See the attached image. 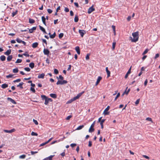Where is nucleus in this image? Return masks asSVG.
<instances>
[{
  "mask_svg": "<svg viewBox=\"0 0 160 160\" xmlns=\"http://www.w3.org/2000/svg\"><path fill=\"white\" fill-rule=\"evenodd\" d=\"M132 35L133 37L132 39L131 37H130L131 41L132 42H136L138 40L139 33L138 32H137L132 33Z\"/></svg>",
  "mask_w": 160,
  "mask_h": 160,
  "instance_id": "obj_1",
  "label": "nucleus"
},
{
  "mask_svg": "<svg viewBox=\"0 0 160 160\" xmlns=\"http://www.w3.org/2000/svg\"><path fill=\"white\" fill-rule=\"evenodd\" d=\"M95 123V121H94L93 122V123L91 124V125L89 129V132H92L94 131V129L93 128V127L94 126Z\"/></svg>",
  "mask_w": 160,
  "mask_h": 160,
  "instance_id": "obj_2",
  "label": "nucleus"
},
{
  "mask_svg": "<svg viewBox=\"0 0 160 160\" xmlns=\"http://www.w3.org/2000/svg\"><path fill=\"white\" fill-rule=\"evenodd\" d=\"M68 83V82L66 80H63L62 81H61L60 80H58L56 84L57 85L61 84L62 85L64 84H66Z\"/></svg>",
  "mask_w": 160,
  "mask_h": 160,
  "instance_id": "obj_3",
  "label": "nucleus"
},
{
  "mask_svg": "<svg viewBox=\"0 0 160 160\" xmlns=\"http://www.w3.org/2000/svg\"><path fill=\"white\" fill-rule=\"evenodd\" d=\"M84 93V92L83 91L81 93H79L77 95V96H76V97H74L73 99V100H77V99L79 98L80 97H81V96L82 95V94L83 93Z\"/></svg>",
  "mask_w": 160,
  "mask_h": 160,
  "instance_id": "obj_4",
  "label": "nucleus"
},
{
  "mask_svg": "<svg viewBox=\"0 0 160 160\" xmlns=\"http://www.w3.org/2000/svg\"><path fill=\"white\" fill-rule=\"evenodd\" d=\"M95 10V8H93V6L92 5L91 7L89 8L88 9V12L89 14L91 13L93 11Z\"/></svg>",
  "mask_w": 160,
  "mask_h": 160,
  "instance_id": "obj_5",
  "label": "nucleus"
},
{
  "mask_svg": "<svg viewBox=\"0 0 160 160\" xmlns=\"http://www.w3.org/2000/svg\"><path fill=\"white\" fill-rule=\"evenodd\" d=\"M109 108H110L109 106H108L107 107V108L104 110V112H103V114L105 115H108L109 114V112H108V111L109 110Z\"/></svg>",
  "mask_w": 160,
  "mask_h": 160,
  "instance_id": "obj_6",
  "label": "nucleus"
},
{
  "mask_svg": "<svg viewBox=\"0 0 160 160\" xmlns=\"http://www.w3.org/2000/svg\"><path fill=\"white\" fill-rule=\"evenodd\" d=\"M16 131V130L14 128H13L10 130H4L3 131L6 133H11Z\"/></svg>",
  "mask_w": 160,
  "mask_h": 160,
  "instance_id": "obj_7",
  "label": "nucleus"
},
{
  "mask_svg": "<svg viewBox=\"0 0 160 160\" xmlns=\"http://www.w3.org/2000/svg\"><path fill=\"white\" fill-rule=\"evenodd\" d=\"M79 32L82 37H83L84 34L86 33V32L84 30H79Z\"/></svg>",
  "mask_w": 160,
  "mask_h": 160,
  "instance_id": "obj_8",
  "label": "nucleus"
},
{
  "mask_svg": "<svg viewBox=\"0 0 160 160\" xmlns=\"http://www.w3.org/2000/svg\"><path fill=\"white\" fill-rule=\"evenodd\" d=\"M43 53L45 55H47L48 56V55L50 52L49 50L48 49L44 48L43 50Z\"/></svg>",
  "mask_w": 160,
  "mask_h": 160,
  "instance_id": "obj_9",
  "label": "nucleus"
},
{
  "mask_svg": "<svg viewBox=\"0 0 160 160\" xmlns=\"http://www.w3.org/2000/svg\"><path fill=\"white\" fill-rule=\"evenodd\" d=\"M52 99L50 98H48L45 100L44 104L46 105H47L49 103V101H52Z\"/></svg>",
  "mask_w": 160,
  "mask_h": 160,
  "instance_id": "obj_10",
  "label": "nucleus"
},
{
  "mask_svg": "<svg viewBox=\"0 0 160 160\" xmlns=\"http://www.w3.org/2000/svg\"><path fill=\"white\" fill-rule=\"evenodd\" d=\"M7 100L8 101H10L13 104H16L17 103L15 101L12 99V98H8Z\"/></svg>",
  "mask_w": 160,
  "mask_h": 160,
  "instance_id": "obj_11",
  "label": "nucleus"
},
{
  "mask_svg": "<svg viewBox=\"0 0 160 160\" xmlns=\"http://www.w3.org/2000/svg\"><path fill=\"white\" fill-rule=\"evenodd\" d=\"M102 79V77H101L99 76L98 77V78L97 79V82H96V84H95V85L96 86L98 85V83H99V82H100V81Z\"/></svg>",
  "mask_w": 160,
  "mask_h": 160,
  "instance_id": "obj_12",
  "label": "nucleus"
},
{
  "mask_svg": "<svg viewBox=\"0 0 160 160\" xmlns=\"http://www.w3.org/2000/svg\"><path fill=\"white\" fill-rule=\"evenodd\" d=\"M75 50L77 52V53L79 55L80 54V50L79 47L78 46H77L75 48Z\"/></svg>",
  "mask_w": 160,
  "mask_h": 160,
  "instance_id": "obj_13",
  "label": "nucleus"
},
{
  "mask_svg": "<svg viewBox=\"0 0 160 160\" xmlns=\"http://www.w3.org/2000/svg\"><path fill=\"white\" fill-rule=\"evenodd\" d=\"M45 76V74L44 73H42L41 74H39L38 76V78H43Z\"/></svg>",
  "mask_w": 160,
  "mask_h": 160,
  "instance_id": "obj_14",
  "label": "nucleus"
},
{
  "mask_svg": "<svg viewBox=\"0 0 160 160\" xmlns=\"http://www.w3.org/2000/svg\"><path fill=\"white\" fill-rule=\"evenodd\" d=\"M38 45V42H34L32 44V47L33 48H35L37 47Z\"/></svg>",
  "mask_w": 160,
  "mask_h": 160,
  "instance_id": "obj_15",
  "label": "nucleus"
},
{
  "mask_svg": "<svg viewBox=\"0 0 160 160\" xmlns=\"http://www.w3.org/2000/svg\"><path fill=\"white\" fill-rule=\"evenodd\" d=\"M105 119H103L100 121V123L101 125V128L103 129V123L105 122Z\"/></svg>",
  "mask_w": 160,
  "mask_h": 160,
  "instance_id": "obj_16",
  "label": "nucleus"
},
{
  "mask_svg": "<svg viewBox=\"0 0 160 160\" xmlns=\"http://www.w3.org/2000/svg\"><path fill=\"white\" fill-rule=\"evenodd\" d=\"M39 27L40 30H41L42 31L43 33H47L45 29L43 27H42L40 25H39Z\"/></svg>",
  "mask_w": 160,
  "mask_h": 160,
  "instance_id": "obj_17",
  "label": "nucleus"
},
{
  "mask_svg": "<svg viewBox=\"0 0 160 160\" xmlns=\"http://www.w3.org/2000/svg\"><path fill=\"white\" fill-rule=\"evenodd\" d=\"M8 87V85L6 83H4L2 85L1 87L3 89L7 88Z\"/></svg>",
  "mask_w": 160,
  "mask_h": 160,
  "instance_id": "obj_18",
  "label": "nucleus"
},
{
  "mask_svg": "<svg viewBox=\"0 0 160 160\" xmlns=\"http://www.w3.org/2000/svg\"><path fill=\"white\" fill-rule=\"evenodd\" d=\"M11 52V49L8 50L6 52H5V55H8L10 54Z\"/></svg>",
  "mask_w": 160,
  "mask_h": 160,
  "instance_id": "obj_19",
  "label": "nucleus"
},
{
  "mask_svg": "<svg viewBox=\"0 0 160 160\" xmlns=\"http://www.w3.org/2000/svg\"><path fill=\"white\" fill-rule=\"evenodd\" d=\"M42 22H43V23L45 25H46V18H45L44 16H42Z\"/></svg>",
  "mask_w": 160,
  "mask_h": 160,
  "instance_id": "obj_20",
  "label": "nucleus"
},
{
  "mask_svg": "<svg viewBox=\"0 0 160 160\" xmlns=\"http://www.w3.org/2000/svg\"><path fill=\"white\" fill-rule=\"evenodd\" d=\"M50 33H49V35H50V37L51 38H53L55 37L56 36V33L55 32L52 35H50Z\"/></svg>",
  "mask_w": 160,
  "mask_h": 160,
  "instance_id": "obj_21",
  "label": "nucleus"
},
{
  "mask_svg": "<svg viewBox=\"0 0 160 160\" xmlns=\"http://www.w3.org/2000/svg\"><path fill=\"white\" fill-rule=\"evenodd\" d=\"M130 88L128 89V90H127V89L123 93L122 96L124 95V94H126V95H127L129 92V91H130Z\"/></svg>",
  "mask_w": 160,
  "mask_h": 160,
  "instance_id": "obj_22",
  "label": "nucleus"
},
{
  "mask_svg": "<svg viewBox=\"0 0 160 160\" xmlns=\"http://www.w3.org/2000/svg\"><path fill=\"white\" fill-rule=\"evenodd\" d=\"M24 83L23 82H21L19 83V84L17 86V87H20V88L22 89L23 88L22 85Z\"/></svg>",
  "mask_w": 160,
  "mask_h": 160,
  "instance_id": "obj_23",
  "label": "nucleus"
},
{
  "mask_svg": "<svg viewBox=\"0 0 160 160\" xmlns=\"http://www.w3.org/2000/svg\"><path fill=\"white\" fill-rule=\"evenodd\" d=\"M0 59L2 61H4L6 59V57L4 55H2L0 57Z\"/></svg>",
  "mask_w": 160,
  "mask_h": 160,
  "instance_id": "obj_24",
  "label": "nucleus"
},
{
  "mask_svg": "<svg viewBox=\"0 0 160 160\" xmlns=\"http://www.w3.org/2000/svg\"><path fill=\"white\" fill-rule=\"evenodd\" d=\"M79 20L78 17L77 15H76L74 19V21L76 22H78Z\"/></svg>",
  "mask_w": 160,
  "mask_h": 160,
  "instance_id": "obj_25",
  "label": "nucleus"
},
{
  "mask_svg": "<svg viewBox=\"0 0 160 160\" xmlns=\"http://www.w3.org/2000/svg\"><path fill=\"white\" fill-rule=\"evenodd\" d=\"M84 127V126L83 125H80L78 126L76 129V130H79L81 129L82 128H83Z\"/></svg>",
  "mask_w": 160,
  "mask_h": 160,
  "instance_id": "obj_26",
  "label": "nucleus"
},
{
  "mask_svg": "<svg viewBox=\"0 0 160 160\" xmlns=\"http://www.w3.org/2000/svg\"><path fill=\"white\" fill-rule=\"evenodd\" d=\"M12 55H9L7 58V60L8 61H10L12 59Z\"/></svg>",
  "mask_w": 160,
  "mask_h": 160,
  "instance_id": "obj_27",
  "label": "nucleus"
},
{
  "mask_svg": "<svg viewBox=\"0 0 160 160\" xmlns=\"http://www.w3.org/2000/svg\"><path fill=\"white\" fill-rule=\"evenodd\" d=\"M50 97L54 98H55L57 97L56 95L55 94L51 93L50 94Z\"/></svg>",
  "mask_w": 160,
  "mask_h": 160,
  "instance_id": "obj_28",
  "label": "nucleus"
},
{
  "mask_svg": "<svg viewBox=\"0 0 160 160\" xmlns=\"http://www.w3.org/2000/svg\"><path fill=\"white\" fill-rule=\"evenodd\" d=\"M29 66L31 68H33L34 67V63L33 62H31L29 64Z\"/></svg>",
  "mask_w": 160,
  "mask_h": 160,
  "instance_id": "obj_29",
  "label": "nucleus"
},
{
  "mask_svg": "<svg viewBox=\"0 0 160 160\" xmlns=\"http://www.w3.org/2000/svg\"><path fill=\"white\" fill-rule=\"evenodd\" d=\"M18 10H16L15 12H13L12 13V17H14L15 15H16L18 13Z\"/></svg>",
  "mask_w": 160,
  "mask_h": 160,
  "instance_id": "obj_30",
  "label": "nucleus"
},
{
  "mask_svg": "<svg viewBox=\"0 0 160 160\" xmlns=\"http://www.w3.org/2000/svg\"><path fill=\"white\" fill-rule=\"evenodd\" d=\"M29 22L30 23L32 24L35 22V20L29 18Z\"/></svg>",
  "mask_w": 160,
  "mask_h": 160,
  "instance_id": "obj_31",
  "label": "nucleus"
},
{
  "mask_svg": "<svg viewBox=\"0 0 160 160\" xmlns=\"http://www.w3.org/2000/svg\"><path fill=\"white\" fill-rule=\"evenodd\" d=\"M116 42H114L112 43V49L113 50H114L115 49V46H116Z\"/></svg>",
  "mask_w": 160,
  "mask_h": 160,
  "instance_id": "obj_32",
  "label": "nucleus"
},
{
  "mask_svg": "<svg viewBox=\"0 0 160 160\" xmlns=\"http://www.w3.org/2000/svg\"><path fill=\"white\" fill-rule=\"evenodd\" d=\"M120 96V93L119 92H118L117 95L116 96L115 98L114 99V101H116L118 98Z\"/></svg>",
  "mask_w": 160,
  "mask_h": 160,
  "instance_id": "obj_33",
  "label": "nucleus"
},
{
  "mask_svg": "<svg viewBox=\"0 0 160 160\" xmlns=\"http://www.w3.org/2000/svg\"><path fill=\"white\" fill-rule=\"evenodd\" d=\"M26 157V156L25 155H22L19 156V158L20 159H24Z\"/></svg>",
  "mask_w": 160,
  "mask_h": 160,
  "instance_id": "obj_34",
  "label": "nucleus"
},
{
  "mask_svg": "<svg viewBox=\"0 0 160 160\" xmlns=\"http://www.w3.org/2000/svg\"><path fill=\"white\" fill-rule=\"evenodd\" d=\"M41 97L42 98V99L43 100H45L47 98V97L44 95H42L41 96Z\"/></svg>",
  "mask_w": 160,
  "mask_h": 160,
  "instance_id": "obj_35",
  "label": "nucleus"
},
{
  "mask_svg": "<svg viewBox=\"0 0 160 160\" xmlns=\"http://www.w3.org/2000/svg\"><path fill=\"white\" fill-rule=\"evenodd\" d=\"M22 62V60L20 59H18L16 62V63H19L21 62Z\"/></svg>",
  "mask_w": 160,
  "mask_h": 160,
  "instance_id": "obj_36",
  "label": "nucleus"
},
{
  "mask_svg": "<svg viewBox=\"0 0 160 160\" xmlns=\"http://www.w3.org/2000/svg\"><path fill=\"white\" fill-rule=\"evenodd\" d=\"M16 40L19 43H22V40H21L19 38H17Z\"/></svg>",
  "mask_w": 160,
  "mask_h": 160,
  "instance_id": "obj_37",
  "label": "nucleus"
},
{
  "mask_svg": "<svg viewBox=\"0 0 160 160\" xmlns=\"http://www.w3.org/2000/svg\"><path fill=\"white\" fill-rule=\"evenodd\" d=\"M13 76V75L10 74L8 75H7L6 76V78H12V77Z\"/></svg>",
  "mask_w": 160,
  "mask_h": 160,
  "instance_id": "obj_38",
  "label": "nucleus"
},
{
  "mask_svg": "<svg viewBox=\"0 0 160 160\" xmlns=\"http://www.w3.org/2000/svg\"><path fill=\"white\" fill-rule=\"evenodd\" d=\"M31 135L32 136H37L38 135V134L36 132H32L31 133Z\"/></svg>",
  "mask_w": 160,
  "mask_h": 160,
  "instance_id": "obj_39",
  "label": "nucleus"
},
{
  "mask_svg": "<svg viewBox=\"0 0 160 160\" xmlns=\"http://www.w3.org/2000/svg\"><path fill=\"white\" fill-rule=\"evenodd\" d=\"M18 69L17 68L14 69L13 70V72L15 73L18 72Z\"/></svg>",
  "mask_w": 160,
  "mask_h": 160,
  "instance_id": "obj_40",
  "label": "nucleus"
},
{
  "mask_svg": "<svg viewBox=\"0 0 160 160\" xmlns=\"http://www.w3.org/2000/svg\"><path fill=\"white\" fill-rule=\"evenodd\" d=\"M54 155H50L49 157H47L48 160H52V158L54 157Z\"/></svg>",
  "mask_w": 160,
  "mask_h": 160,
  "instance_id": "obj_41",
  "label": "nucleus"
},
{
  "mask_svg": "<svg viewBox=\"0 0 160 160\" xmlns=\"http://www.w3.org/2000/svg\"><path fill=\"white\" fill-rule=\"evenodd\" d=\"M24 69L26 71H27V72H29L30 71V69L29 68H28V67H27V68H24Z\"/></svg>",
  "mask_w": 160,
  "mask_h": 160,
  "instance_id": "obj_42",
  "label": "nucleus"
},
{
  "mask_svg": "<svg viewBox=\"0 0 160 160\" xmlns=\"http://www.w3.org/2000/svg\"><path fill=\"white\" fill-rule=\"evenodd\" d=\"M54 73L55 74H57L58 73V70L56 69H54Z\"/></svg>",
  "mask_w": 160,
  "mask_h": 160,
  "instance_id": "obj_43",
  "label": "nucleus"
},
{
  "mask_svg": "<svg viewBox=\"0 0 160 160\" xmlns=\"http://www.w3.org/2000/svg\"><path fill=\"white\" fill-rule=\"evenodd\" d=\"M149 51V50L148 49H146L144 51V52H143V53H142V55H144L146 54L148 52V51Z\"/></svg>",
  "mask_w": 160,
  "mask_h": 160,
  "instance_id": "obj_44",
  "label": "nucleus"
},
{
  "mask_svg": "<svg viewBox=\"0 0 160 160\" xmlns=\"http://www.w3.org/2000/svg\"><path fill=\"white\" fill-rule=\"evenodd\" d=\"M63 33H60L59 35V38H62L63 36Z\"/></svg>",
  "mask_w": 160,
  "mask_h": 160,
  "instance_id": "obj_45",
  "label": "nucleus"
},
{
  "mask_svg": "<svg viewBox=\"0 0 160 160\" xmlns=\"http://www.w3.org/2000/svg\"><path fill=\"white\" fill-rule=\"evenodd\" d=\"M23 55L27 57H28L29 56V54H28V52H26L25 53H23Z\"/></svg>",
  "mask_w": 160,
  "mask_h": 160,
  "instance_id": "obj_46",
  "label": "nucleus"
},
{
  "mask_svg": "<svg viewBox=\"0 0 160 160\" xmlns=\"http://www.w3.org/2000/svg\"><path fill=\"white\" fill-rule=\"evenodd\" d=\"M69 9L67 7H65L64 8V11L66 12H69Z\"/></svg>",
  "mask_w": 160,
  "mask_h": 160,
  "instance_id": "obj_47",
  "label": "nucleus"
},
{
  "mask_svg": "<svg viewBox=\"0 0 160 160\" xmlns=\"http://www.w3.org/2000/svg\"><path fill=\"white\" fill-rule=\"evenodd\" d=\"M89 56L90 54H87L86 57V59L87 60H88L89 59Z\"/></svg>",
  "mask_w": 160,
  "mask_h": 160,
  "instance_id": "obj_48",
  "label": "nucleus"
},
{
  "mask_svg": "<svg viewBox=\"0 0 160 160\" xmlns=\"http://www.w3.org/2000/svg\"><path fill=\"white\" fill-rule=\"evenodd\" d=\"M107 77L109 78L110 76V72L109 71H108L107 72Z\"/></svg>",
  "mask_w": 160,
  "mask_h": 160,
  "instance_id": "obj_49",
  "label": "nucleus"
},
{
  "mask_svg": "<svg viewBox=\"0 0 160 160\" xmlns=\"http://www.w3.org/2000/svg\"><path fill=\"white\" fill-rule=\"evenodd\" d=\"M47 11L49 14L52 13V11L50 9H47Z\"/></svg>",
  "mask_w": 160,
  "mask_h": 160,
  "instance_id": "obj_50",
  "label": "nucleus"
},
{
  "mask_svg": "<svg viewBox=\"0 0 160 160\" xmlns=\"http://www.w3.org/2000/svg\"><path fill=\"white\" fill-rule=\"evenodd\" d=\"M21 79H18L13 81L14 82H19L21 81Z\"/></svg>",
  "mask_w": 160,
  "mask_h": 160,
  "instance_id": "obj_51",
  "label": "nucleus"
},
{
  "mask_svg": "<svg viewBox=\"0 0 160 160\" xmlns=\"http://www.w3.org/2000/svg\"><path fill=\"white\" fill-rule=\"evenodd\" d=\"M30 90L32 91L33 92H35V90L34 88L31 87L30 88Z\"/></svg>",
  "mask_w": 160,
  "mask_h": 160,
  "instance_id": "obj_52",
  "label": "nucleus"
},
{
  "mask_svg": "<svg viewBox=\"0 0 160 160\" xmlns=\"http://www.w3.org/2000/svg\"><path fill=\"white\" fill-rule=\"evenodd\" d=\"M33 121L35 125H38V122L37 120L33 119Z\"/></svg>",
  "mask_w": 160,
  "mask_h": 160,
  "instance_id": "obj_53",
  "label": "nucleus"
},
{
  "mask_svg": "<svg viewBox=\"0 0 160 160\" xmlns=\"http://www.w3.org/2000/svg\"><path fill=\"white\" fill-rule=\"evenodd\" d=\"M140 101V99H138L136 101L135 103L136 105H137L139 103Z\"/></svg>",
  "mask_w": 160,
  "mask_h": 160,
  "instance_id": "obj_54",
  "label": "nucleus"
},
{
  "mask_svg": "<svg viewBox=\"0 0 160 160\" xmlns=\"http://www.w3.org/2000/svg\"><path fill=\"white\" fill-rule=\"evenodd\" d=\"M146 119L147 120H148V121H151L152 122V118H147Z\"/></svg>",
  "mask_w": 160,
  "mask_h": 160,
  "instance_id": "obj_55",
  "label": "nucleus"
},
{
  "mask_svg": "<svg viewBox=\"0 0 160 160\" xmlns=\"http://www.w3.org/2000/svg\"><path fill=\"white\" fill-rule=\"evenodd\" d=\"M38 152L37 151L34 152V151H32L31 152V154L32 155H33L37 153Z\"/></svg>",
  "mask_w": 160,
  "mask_h": 160,
  "instance_id": "obj_56",
  "label": "nucleus"
},
{
  "mask_svg": "<svg viewBox=\"0 0 160 160\" xmlns=\"http://www.w3.org/2000/svg\"><path fill=\"white\" fill-rule=\"evenodd\" d=\"M72 117V116L71 115H69L67 117V118H66V119L67 120H69Z\"/></svg>",
  "mask_w": 160,
  "mask_h": 160,
  "instance_id": "obj_57",
  "label": "nucleus"
},
{
  "mask_svg": "<svg viewBox=\"0 0 160 160\" xmlns=\"http://www.w3.org/2000/svg\"><path fill=\"white\" fill-rule=\"evenodd\" d=\"M143 157L148 159H149V158L147 156V155H143L142 156Z\"/></svg>",
  "mask_w": 160,
  "mask_h": 160,
  "instance_id": "obj_58",
  "label": "nucleus"
},
{
  "mask_svg": "<svg viewBox=\"0 0 160 160\" xmlns=\"http://www.w3.org/2000/svg\"><path fill=\"white\" fill-rule=\"evenodd\" d=\"M74 100H73V99L72 98V99H71L70 100L68 101L67 103H70L71 102H72L74 101Z\"/></svg>",
  "mask_w": 160,
  "mask_h": 160,
  "instance_id": "obj_59",
  "label": "nucleus"
},
{
  "mask_svg": "<svg viewBox=\"0 0 160 160\" xmlns=\"http://www.w3.org/2000/svg\"><path fill=\"white\" fill-rule=\"evenodd\" d=\"M112 27L113 29V32H115V31H116L115 30V28H115V26L114 25H112Z\"/></svg>",
  "mask_w": 160,
  "mask_h": 160,
  "instance_id": "obj_60",
  "label": "nucleus"
},
{
  "mask_svg": "<svg viewBox=\"0 0 160 160\" xmlns=\"http://www.w3.org/2000/svg\"><path fill=\"white\" fill-rule=\"evenodd\" d=\"M76 145H77L76 144H75V143H72V144H70V146L72 147L73 148V147L76 146Z\"/></svg>",
  "mask_w": 160,
  "mask_h": 160,
  "instance_id": "obj_61",
  "label": "nucleus"
},
{
  "mask_svg": "<svg viewBox=\"0 0 160 160\" xmlns=\"http://www.w3.org/2000/svg\"><path fill=\"white\" fill-rule=\"evenodd\" d=\"M92 145V142L91 141H89V143H88V146L89 147H91Z\"/></svg>",
  "mask_w": 160,
  "mask_h": 160,
  "instance_id": "obj_62",
  "label": "nucleus"
},
{
  "mask_svg": "<svg viewBox=\"0 0 160 160\" xmlns=\"http://www.w3.org/2000/svg\"><path fill=\"white\" fill-rule=\"evenodd\" d=\"M148 80L147 79H146L145 82H144V85L145 86H146L147 84V83H148Z\"/></svg>",
  "mask_w": 160,
  "mask_h": 160,
  "instance_id": "obj_63",
  "label": "nucleus"
},
{
  "mask_svg": "<svg viewBox=\"0 0 160 160\" xmlns=\"http://www.w3.org/2000/svg\"><path fill=\"white\" fill-rule=\"evenodd\" d=\"M61 155L62 156V157H64V156L65 155V152H62V153H61Z\"/></svg>",
  "mask_w": 160,
  "mask_h": 160,
  "instance_id": "obj_64",
  "label": "nucleus"
}]
</instances>
